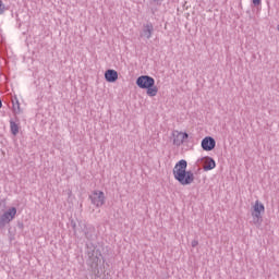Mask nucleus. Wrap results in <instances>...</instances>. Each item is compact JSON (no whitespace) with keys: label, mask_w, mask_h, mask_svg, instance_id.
Wrapping results in <instances>:
<instances>
[{"label":"nucleus","mask_w":279,"mask_h":279,"mask_svg":"<svg viewBox=\"0 0 279 279\" xmlns=\"http://www.w3.org/2000/svg\"><path fill=\"white\" fill-rule=\"evenodd\" d=\"M87 245V265L92 269V274H95L97 278H99V263H101V251L95 247L94 243L86 244Z\"/></svg>","instance_id":"obj_2"},{"label":"nucleus","mask_w":279,"mask_h":279,"mask_svg":"<svg viewBox=\"0 0 279 279\" xmlns=\"http://www.w3.org/2000/svg\"><path fill=\"white\" fill-rule=\"evenodd\" d=\"M201 146L204 151H213L217 147V141L213 136H206L202 140Z\"/></svg>","instance_id":"obj_7"},{"label":"nucleus","mask_w":279,"mask_h":279,"mask_svg":"<svg viewBox=\"0 0 279 279\" xmlns=\"http://www.w3.org/2000/svg\"><path fill=\"white\" fill-rule=\"evenodd\" d=\"M201 162L204 165L203 169L204 171H213V169H215V167H217V162L215 161V159L213 157H203L201 159Z\"/></svg>","instance_id":"obj_10"},{"label":"nucleus","mask_w":279,"mask_h":279,"mask_svg":"<svg viewBox=\"0 0 279 279\" xmlns=\"http://www.w3.org/2000/svg\"><path fill=\"white\" fill-rule=\"evenodd\" d=\"M154 35V24L151 22H147L143 25L142 32L140 34L141 38H146V40H149L151 36Z\"/></svg>","instance_id":"obj_9"},{"label":"nucleus","mask_w":279,"mask_h":279,"mask_svg":"<svg viewBox=\"0 0 279 279\" xmlns=\"http://www.w3.org/2000/svg\"><path fill=\"white\" fill-rule=\"evenodd\" d=\"M17 110L21 112V105L17 102Z\"/></svg>","instance_id":"obj_20"},{"label":"nucleus","mask_w":279,"mask_h":279,"mask_svg":"<svg viewBox=\"0 0 279 279\" xmlns=\"http://www.w3.org/2000/svg\"><path fill=\"white\" fill-rule=\"evenodd\" d=\"M262 213H265V205L256 201L255 205L253 206L252 217L257 223L258 221H263Z\"/></svg>","instance_id":"obj_6"},{"label":"nucleus","mask_w":279,"mask_h":279,"mask_svg":"<svg viewBox=\"0 0 279 279\" xmlns=\"http://www.w3.org/2000/svg\"><path fill=\"white\" fill-rule=\"evenodd\" d=\"M181 136L183 138V143L186 141V138H189V133L186 132H181Z\"/></svg>","instance_id":"obj_17"},{"label":"nucleus","mask_w":279,"mask_h":279,"mask_svg":"<svg viewBox=\"0 0 279 279\" xmlns=\"http://www.w3.org/2000/svg\"><path fill=\"white\" fill-rule=\"evenodd\" d=\"M1 108H3V100H1V98H0V110H1Z\"/></svg>","instance_id":"obj_19"},{"label":"nucleus","mask_w":279,"mask_h":279,"mask_svg":"<svg viewBox=\"0 0 279 279\" xmlns=\"http://www.w3.org/2000/svg\"><path fill=\"white\" fill-rule=\"evenodd\" d=\"M199 245V242L197 240L192 241V247H197Z\"/></svg>","instance_id":"obj_18"},{"label":"nucleus","mask_w":279,"mask_h":279,"mask_svg":"<svg viewBox=\"0 0 279 279\" xmlns=\"http://www.w3.org/2000/svg\"><path fill=\"white\" fill-rule=\"evenodd\" d=\"M78 228H81V232H84V236L87 239V241H95V228L86 227V223L82 221L78 222Z\"/></svg>","instance_id":"obj_8"},{"label":"nucleus","mask_w":279,"mask_h":279,"mask_svg":"<svg viewBox=\"0 0 279 279\" xmlns=\"http://www.w3.org/2000/svg\"><path fill=\"white\" fill-rule=\"evenodd\" d=\"M253 5L258 7L263 3V0H252Z\"/></svg>","instance_id":"obj_16"},{"label":"nucleus","mask_w":279,"mask_h":279,"mask_svg":"<svg viewBox=\"0 0 279 279\" xmlns=\"http://www.w3.org/2000/svg\"><path fill=\"white\" fill-rule=\"evenodd\" d=\"M186 167H189V162L181 159L175 163L172 170L174 180L181 183L182 186H189V184H193V182H195V174H193V171H186Z\"/></svg>","instance_id":"obj_1"},{"label":"nucleus","mask_w":279,"mask_h":279,"mask_svg":"<svg viewBox=\"0 0 279 279\" xmlns=\"http://www.w3.org/2000/svg\"><path fill=\"white\" fill-rule=\"evenodd\" d=\"M105 80L110 84H114L119 80V72L116 70L109 69L105 72Z\"/></svg>","instance_id":"obj_11"},{"label":"nucleus","mask_w":279,"mask_h":279,"mask_svg":"<svg viewBox=\"0 0 279 279\" xmlns=\"http://www.w3.org/2000/svg\"><path fill=\"white\" fill-rule=\"evenodd\" d=\"M16 217V207H11L3 215L0 216V230H3L12 219Z\"/></svg>","instance_id":"obj_5"},{"label":"nucleus","mask_w":279,"mask_h":279,"mask_svg":"<svg viewBox=\"0 0 279 279\" xmlns=\"http://www.w3.org/2000/svg\"><path fill=\"white\" fill-rule=\"evenodd\" d=\"M90 203L96 206V208H101L106 204V194L101 191H94L89 195Z\"/></svg>","instance_id":"obj_4"},{"label":"nucleus","mask_w":279,"mask_h":279,"mask_svg":"<svg viewBox=\"0 0 279 279\" xmlns=\"http://www.w3.org/2000/svg\"><path fill=\"white\" fill-rule=\"evenodd\" d=\"M11 134L16 136L19 134V124L14 120H10Z\"/></svg>","instance_id":"obj_13"},{"label":"nucleus","mask_w":279,"mask_h":279,"mask_svg":"<svg viewBox=\"0 0 279 279\" xmlns=\"http://www.w3.org/2000/svg\"><path fill=\"white\" fill-rule=\"evenodd\" d=\"M173 136V145H177V147H180L184 143V140L182 138V132L174 131L172 132Z\"/></svg>","instance_id":"obj_12"},{"label":"nucleus","mask_w":279,"mask_h":279,"mask_svg":"<svg viewBox=\"0 0 279 279\" xmlns=\"http://www.w3.org/2000/svg\"><path fill=\"white\" fill-rule=\"evenodd\" d=\"M277 29H278V32H279V25L277 26Z\"/></svg>","instance_id":"obj_22"},{"label":"nucleus","mask_w":279,"mask_h":279,"mask_svg":"<svg viewBox=\"0 0 279 279\" xmlns=\"http://www.w3.org/2000/svg\"><path fill=\"white\" fill-rule=\"evenodd\" d=\"M70 226H71L75 236H77V232H82V228L77 227V222H75V220H73V219L70 220Z\"/></svg>","instance_id":"obj_14"},{"label":"nucleus","mask_w":279,"mask_h":279,"mask_svg":"<svg viewBox=\"0 0 279 279\" xmlns=\"http://www.w3.org/2000/svg\"><path fill=\"white\" fill-rule=\"evenodd\" d=\"M136 86L146 90L148 97H156L158 95V88L156 87V80L149 75H141L135 81Z\"/></svg>","instance_id":"obj_3"},{"label":"nucleus","mask_w":279,"mask_h":279,"mask_svg":"<svg viewBox=\"0 0 279 279\" xmlns=\"http://www.w3.org/2000/svg\"><path fill=\"white\" fill-rule=\"evenodd\" d=\"M19 228H23V223H19Z\"/></svg>","instance_id":"obj_21"},{"label":"nucleus","mask_w":279,"mask_h":279,"mask_svg":"<svg viewBox=\"0 0 279 279\" xmlns=\"http://www.w3.org/2000/svg\"><path fill=\"white\" fill-rule=\"evenodd\" d=\"M5 12V4H3V1L0 0V14H3Z\"/></svg>","instance_id":"obj_15"}]
</instances>
